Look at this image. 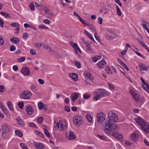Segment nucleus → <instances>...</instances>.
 Wrapping results in <instances>:
<instances>
[{
  "label": "nucleus",
  "mask_w": 149,
  "mask_h": 149,
  "mask_svg": "<svg viewBox=\"0 0 149 149\" xmlns=\"http://www.w3.org/2000/svg\"><path fill=\"white\" fill-rule=\"evenodd\" d=\"M108 120L104 121L102 126V130L107 134L111 132L112 130H114L117 128V125L114 123L118 120V116L113 111H110L108 112Z\"/></svg>",
  "instance_id": "1"
},
{
  "label": "nucleus",
  "mask_w": 149,
  "mask_h": 149,
  "mask_svg": "<svg viewBox=\"0 0 149 149\" xmlns=\"http://www.w3.org/2000/svg\"><path fill=\"white\" fill-rule=\"evenodd\" d=\"M136 120L143 131L147 133L149 132V125L146 122L140 118H138Z\"/></svg>",
  "instance_id": "2"
},
{
  "label": "nucleus",
  "mask_w": 149,
  "mask_h": 149,
  "mask_svg": "<svg viewBox=\"0 0 149 149\" xmlns=\"http://www.w3.org/2000/svg\"><path fill=\"white\" fill-rule=\"evenodd\" d=\"M96 116L97 118V122L99 124L102 123L103 124L104 121H107L105 120V115L103 112L97 113Z\"/></svg>",
  "instance_id": "3"
},
{
  "label": "nucleus",
  "mask_w": 149,
  "mask_h": 149,
  "mask_svg": "<svg viewBox=\"0 0 149 149\" xmlns=\"http://www.w3.org/2000/svg\"><path fill=\"white\" fill-rule=\"evenodd\" d=\"M2 130L3 132L2 134V136L3 137H5L6 136V134L8 133L10 129V127L7 124H3L1 126Z\"/></svg>",
  "instance_id": "4"
},
{
  "label": "nucleus",
  "mask_w": 149,
  "mask_h": 149,
  "mask_svg": "<svg viewBox=\"0 0 149 149\" xmlns=\"http://www.w3.org/2000/svg\"><path fill=\"white\" fill-rule=\"evenodd\" d=\"M105 36L108 40H112L116 37V35L114 31L110 30L107 32Z\"/></svg>",
  "instance_id": "5"
},
{
  "label": "nucleus",
  "mask_w": 149,
  "mask_h": 149,
  "mask_svg": "<svg viewBox=\"0 0 149 149\" xmlns=\"http://www.w3.org/2000/svg\"><path fill=\"white\" fill-rule=\"evenodd\" d=\"M73 121L75 125L80 126L82 123V118L80 116H75L74 118Z\"/></svg>",
  "instance_id": "6"
},
{
  "label": "nucleus",
  "mask_w": 149,
  "mask_h": 149,
  "mask_svg": "<svg viewBox=\"0 0 149 149\" xmlns=\"http://www.w3.org/2000/svg\"><path fill=\"white\" fill-rule=\"evenodd\" d=\"M54 128L56 130H63L66 128V126L62 124H59L58 123H54Z\"/></svg>",
  "instance_id": "7"
},
{
  "label": "nucleus",
  "mask_w": 149,
  "mask_h": 149,
  "mask_svg": "<svg viewBox=\"0 0 149 149\" xmlns=\"http://www.w3.org/2000/svg\"><path fill=\"white\" fill-rule=\"evenodd\" d=\"M32 95L31 93L29 91H25L22 93L21 95L24 99H28L30 98V96Z\"/></svg>",
  "instance_id": "8"
},
{
  "label": "nucleus",
  "mask_w": 149,
  "mask_h": 149,
  "mask_svg": "<svg viewBox=\"0 0 149 149\" xmlns=\"http://www.w3.org/2000/svg\"><path fill=\"white\" fill-rule=\"evenodd\" d=\"M21 72L22 74L26 76H28L30 74L29 69L26 67H24L22 68Z\"/></svg>",
  "instance_id": "9"
},
{
  "label": "nucleus",
  "mask_w": 149,
  "mask_h": 149,
  "mask_svg": "<svg viewBox=\"0 0 149 149\" xmlns=\"http://www.w3.org/2000/svg\"><path fill=\"white\" fill-rule=\"evenodd\" d=\"M96 92L97 93H99L102 97L106 96L107 95V92L103 89H97Z\"/></svg>",
  "instance_id": "10"
},
{
  "label": "nucleus",
  "mask_w": 149,
  "mask_h": 149,
  "mask_svg": "<svg viewBox=\"0 0 149 149\" xmlns=\"http://www.w3.org/2000/svg\"><path fill=\"white\" fill-rule=\"evenodd\" d=\"M66 135L67 138L69 140H74L76 138V136L71 131H70L69 134H67Z\"/></svg>",
  "instance_id": "11"
},
{
  "label": "nucleus",
  "mask_w": 149,
  "mask_h": 149,
  "mask_svg": "<svg viewBox=\"0 0 149 149\" xmlns=\"http://www.w3.org/2000/svg\"><path fill=\"white\" fill-rule=\"evenodd\" d=\"M25 108L27 114L28 115L31 114L33 111V107L29 105H27L25 107Z\"/></svg>",
  "instance_id": "12"
},
{
  "label": "nucleus",
  "mask_w": 149,
  "mask_h": 149,
  "mask_svg": "<svg viewBox=\"0 0 149 149\" xmlns=\"http://www.w3.org/2000/svg\"><path fill=\"white\" fill-rule=\"evenodd\" d=\"M130 137L131 140L135 143L137 142L138 141L139 136L138 134L136 133L132 134Z\"/></svg>",
  "instance_id": "13"
},
{
  "label": "nucleus",
  "mask_w": 149,
  "mask_h": 149,
  "mask_svg": "<svg viewBox=\"0 0 149 149\" xmlns=\"http://www.w3.org/2000/svg\"><path fill=\"white\" fill-rule=\"evenodd\" d=\"M112 134L115 138L119 139L120 141H122L123 140L122 135L119 134V133L118 132L116 133V132H114L112 133Z\"/></svg>",
  "instance_id": "14"
},
{
  "label": "nucleus",
  "mask_w": 149,
  "mask_h": 149,
  "mask_svg": "<svg viewBox=\"0 0 149 149\" xmlns=\"http://www.w3.org/2000/svg\"><path fill=\"white\" fill-rule=\"evenodd\" d=\"M34 145L36 148L38 149H43L45 147V145L39 142H35Z\"/></svg>",
  "instance_id": "15"
},
{
  "label": "nucleus",
  "mask_w": 149,
  "mask_h": 149,
  "mask_svg": "<svg viewBox=\"0 0 149 149\" xmlns=\"http://www.w3.org/2000/svg\"><path fill=\"white\" fill-rule=\"evenodd\" d=\"M70 97L71 99L72 102H74L79 97V95L76 93H75L72 94L71 96Z\"/></svg>",
  "instance_id": "16"
},
{
  "label": "nucleus",
  "mask_w": 149,
  "mask_h": 149,
  "mask_svg": "<svg viewBox=\"0 0 149 149\" xmlns=\"http://www.w3.org/2000/svg\"><path fill=\"white\" fill-rule=\"evenodd\" d=\"M106 63V61L104 60L99 61L97 63V65H98L99 68L101 69L103 68L104 65Z\"/></svg>",
  "instance_id": "17"
},
{
  "label": "nucleus",
  "mask_w": 149,
  "mask_h": 149,
  "mask_svg": "<svg viewBox=\"0 0 149 149\" xmlns=\"http://www.w3.org/2000/svg\"><path fill=\"white\" fill-rule=\"evenodd\" d=\"M69 76L73 79L75 81H77L78 80V76L76 73H70Z\"/></svg>",
  "instance_id": "18"
},
{
  "label": "nucleus",
  "mask_w": 149,
  "mask_h": 149,
  "mask_svg": "<svg viewBox=\"0 0 149 149\" xmlns=\"http://www.w3.org/2000/svg\"><path fill=\"white\" fill-rule=\"evenodd\" d=\"M139 67L143 70L146 71L148 70V66L142 63L139 64Z\"/></svg>",
  "instance_id": "19"
},
{
  "label": "nucleus",
  "mask_w": 149,
  "mask_h": 149,
  "mask_svg": "<svg viewBox=\"0 0 149 149\" xmlns=\"http://www.w3.org/2000/svg\"><path fill=\"white\" fill-rule=\"evenodd\" d=\"M97 137L101 140L103 141H107L108 140V138L107 136L104 135H100L99 134L97 135Z\"/></svg>",
  "instance_id": "20"
},
{
  "label": "nucleus",
  "mask_w": 149,
  "mask_h": 149,
  "mask_svg": "<svg viewBox=\"0 0 149 149\" xmlns=\"http://www.w3.org/2000/svg\"><path fill=\"white\" fill-rule=\"evenodd\" d=\"M10 40L13 43H17L19 42V39L17 37H14L10 39Z\"/></svg>",
  "instance_id": "21"
},
{
  "label": "nucleus",
  "mask_w": 149,
  "mask_h": 149,
  "mask_svg": "<svg viewBox=\"0 0 149 149\" xmlns=\"http://www.w3.org/2000/svg\"><path fill=\"white\" fill-rule=\"evenodd\" d=\"M99 93H97L96 91L95 95L96 96H95L93 99L95 101H97V100L100 99L102 97Z\"/></svg>",
  "instance_id": "22"
},
{
  "label": "nucleus",
  "mask_w": 149,
  "mask_h": 149,
  "mask_svg": "<svg viewBox=\"0 0 149 149\" xmlns=\"http://www.w3.org/2000/svg\"><path fill=\"white\" fill-rule=\"evenodd\" d=\"M16 120L17 121L19 125H23L24 124V122L19 117H17Z\"/></svg>",
  "instance_id": "23"
},
{
  "label": "nucleus",
  "mask_w": 149,
  "mask_h": 149,
  "mask_svg": "<svg viewBox=\"0 0 149 149\" xmlns=\"http://www.w3.org/2000/svg\"><path fill=\"white\" fill-rule=\"evenodd\" d=\"M7 105L9 107V109L11 111H13L14 110V108L13 107V105L11 102L10 101L7 102Z\"/></svg>",
  "instance_id": "24"
},
{
  "label": "nucleus",
  "mask_w": 149,
  "mask_h": 149,
  "mask_svg": "<svg viewBox=\"0 0 149 149\" xmlns=\"http://www.w3.org/2000/svg\"><path fill=\"white\" fill-rule=\"evenodd\" d=\"M30 88L31 91L33 92H35L37 89V87L34 84H32L30 87Z\"/></svg>",
  "instance_id": "25"
},
{
  "label": "nucleus",
  "mask_w": 149,
  "mask_h": 149,
  "mask_svg": "<svg viewBox=\"0 0 149 149\" xmlns=\"http://www.w3.org/2000/svg\"><path fill=\"white\" fill-rule=\"evenodd\" d=\"M86 117L89 122L90 123L92 122V117L90 114H87L86 116Z\"/></svg>",
  "instance_id": "26"
},
{
  "label": "nucleus",
  "mask_w": 149,
  "mask_h": 149,
  "mask_svg": "<svg viewBox=\"0 0 149 149\" xmlns=\"http://www.w3.org/2000/svg\"><path fill=\"white\" fill-rule=\"evenodd\" d=\"M101 57L100 56L96 55L93 58V59L94 62H97L98 60L100 59Z\"/></svg>",
  "instance_id": "27"
},
{
  "label": "nucleus",
  "mask_w": 149,
  "mask_h": 149,
  "mask_svg": "<svg viewBox=\"0 0 149 149\" xmlns=\"http://www.w3.org/2000/svg\"><path fill=\"white\" fill-rule=\"evenodd\" d=\"M133 97L134 99L137 102H139L140 101V99L138 95L136 93L132 96Z\"/></svg>",
  "instance_id": "28"
},
{
  "label": "nucleus",
  "mask_w": 149,
  "mask_h": 149,
  "mask_svg": "<svg viewBox=\"0 0 149 149\" xmlns=\"http://www.w3.org/2000/svg\"><path fill=\"white\" fill-rule=\"evenodd\" d=\"M143 88L145 91L149 93V86L147 83L144 86H143Z\"/></svg>",
  "instance_id": "29"
},
{
  "label": "nucleus",
  "mask_w": 149,
  "mask_h": 149,
  "mask_svg": "<svg viewBox=\"0 0 149 149\" xmlns=\"http://www.w3.org/2000/svg\"><path fill=\"white\" fill-rule=\"evenodd\" d=\"M0 14L5 16V17L7 18H10V15L8 14L6 12H1Z\"/></svg>",
  "instance_id": "30"
},
{
  "label": "nucleus",
  "mask_w": 149,
  "mask_h": 149,
  "mask_svg": "<svg viewBox=\"0 0 149 149\" xmlns=\"http://www.w3.org/2000/svg\"><path fill=\"white\" fill-rule=\"evenodd\" d=\"M15 133L19 137H21L22 136V133L19 130H15Z\"/></svg>",
  "instance_id": "31"
},
{
  "label": "nucleus",
  "mask_w": 149,
  "mask_h": 149,
  "mask_svg": "<svg viewBox=\"0 0 149 149\" xmlns=\"http://www.w3.org/2000/svg\"><path fill=\"white\" fill-rule=\"evenodd\" d=\"M43 47L45 49L47 50H48L49 52H52V51L51 50V49L48 45H45L43 46Z\"/></svg>",
  "instance_id": "32"
},
{
  "label": "nucleus",
  "mask_w": 149,
  "mask_h": 149,
  "mask_svg": "<svg viewBox=\"0 0 149 149\" xmlns=\"http://www.w3.org/2000/svg\"><path fill=\"white\" fill-rule=\"evenodd\" d=\"M84 43L86 45V48L88 47H91V42L90 41H85Z\"/></svg>",
  "instance_id": "33"
},
{
  "label": "nucleus",
  "mask_w": 149,
  "mask_h": 149,
  "mask_svg": "<svg viewBox=\"0 0 149 149\" xmlns=\"http://www.w3.org/2000/svg\"><path fill=\"white\" fill-rule=\"evenodd\" d=\"M29 7L31 11H33L34 10L35 6L32 2H31L30 3Z\"/></svg>",
  "instance_id": "34"
},
{
  "label": "nucleus",
  "mask_w": 149,
  "mask_h": 149,
  "mask_svg": "<svg viewBox=\"0 0 149 149\" xmlns=\"http://www.w3.org/2000/svg\"><path fill=\"white\" fill-rule=\"evenodd\" d=\"M43 129L44 130V132L46 135L48 137H50V135L48 130L45 128H44Z\"/></svg>",
  "instance_id": "35"
},
{
  "label": "nucleus",
  "mask_w": 149,
  "mask_h": 149,
  "mask_svg": "<svg viewBox=\"0 0 149 149\" xmlns=\"http://www.w3.org/2000/svg\"><path fill=\"white\" fill-rule=\"evenodd\" d=\"M116 8L117 10V15L119 16H120L121 15V10L119 8L118 6H116Z\"/></svg>",
  "instance_id": "36"
},
{
  "label": "nucleus",
  "mask_w": 149,
  "mask_h": 149,
  "mask_svg": "<svg viewBox=\"0 0 149 149\" xmlns=\"http://www.w3.org/2000/svg\"><path fill=\"white\" fill-rule=\"evenodd\" d=\"M44 104H43L41 102H39L38 104V108L40 109H43V106Z\"/></svg>",
  "instance_id": "37"
},
{
  "label": "nucleus",
  "mask_w": 149,
  "mask_h": 149,
  "mask_svg": "<svg viewBox=\"0 0 149 149\" xmlns=\"http://www.w3.org/2000/svg\"><path fill=\"white\" fill-rule=\"evenodd\" d=\"M86 50L88 52L90 53H93L94 52L93 50L91 49V47L86 48Z\"/></svg>",
  "instance_id": "38"
},
{
  "label": "nucleus",
  "mask_w": 149,
  "mask_h": 149,
  "mask_svg": "<svg viewBox=\"0 0 149 149\" xmlns=\"http://www.w3.org/2000/svg\"><path fill=\"white\" fill-rule=\"evenodd\" d=\"M39 28L41 29H48L49 28L47 27L46 26L44 25L40 24L39 26Z\"/></svg>",
  "instance_id": "39"
},
{
  "label": "nucleus",
  "mask_w": 149,
  "mask_h": 149,
  "mask_svg": "<svg viewBox=\"0 0 149 149\" xmlns=\"http://www.w3.org/2000/svg\"><path fill=\"white\" fill-rule=\"evenodd\" d=\"M91 95L89 94H86L83 95V98L85 99H87L89 98Z\"/></svg>",
  "instance_id": "40"
},
{
  "label": "nucleus",
  "mask_w": 149,
  "mask_h": 149,
  "mask_svg": "<svg viewBox=\"0 0 149 149\" xmlns=\"http://www.w3.org/2000/svg\"><path fill=\"white\" fill-rule=\"evenodd\" d=\"M11 26L13 27H18L20 26V25L16 22L12 23L11 24Z\"/></svg>",
  "instance_id": "41"
},
{
  "label": "nucleus",
  "mask_w": 149,
  "mask_h": 149,
  "mask_svg": "<svg viewBox=\"0 0 149 149\" xmlns=\"http://www.w3.org/2000/svg\"><path fill=\"white\" fill-rule=\"evenodd\" d=\"M43 119V117H39L38 118H37V122L38 123H41L42 122Z\"/></svg>",
  "instance_id": "42"
},
{
  "label": "nucleus",
  "mask_w": 149,
  "mask_h": 149,
  "mask_svg": "<svg viewBox=\"0 0 149 149\" xmlns=\"http://www.w3.org/2000/svg\"><path fill=\"white\" fill-rule=\"evenodd\" d=\"M25 59V57H24L19 58L17 59V61L19 62H21L24 61Z\"/></svg>",
  "instance_id": "43"
},
{
  "label": "nucleus",
  "mask_w": 149,
  "mask_h": 149,
  "mask_svg": "<svg viewBox=\"0 0 149 149\" xmlns=\"http://www.w3.org/2000/svg\"><path fill=\"white\" fill-rule=\"evenodd\" d=\"M105 70L108 73L111 74L112 73V72L108 67H107L106 68Z\"/></svg>",
  "instance_id": "44"
},
{
  "label": "nucleus",
  "mask_w": 149,
  "mask_h": 149,
  "mask_svg": "<svg viewBox=\"0 0 149 149\" xmlns=\"http://www.w3.org/2000/svg\"><path fill=\"white\" fill-rule=\"evenodd\" d=\"M18 105L19 107L22 109L23 108V102H19L18 104Z\"/></svg>",
  "instance_id": "45"
},
{
  "label": "nucleus",
  "mask_w": 149,
  "mask_h": 149,
  "mask_svg": "<svg viewBox=\"0 0 149 149\" xmlns=\"http://www.w3.org/2000/svg\"><path fill=\"white\" fill-rule=\"evenodd\" d=\"M84 32L85 34H86L89 38L92 37V35L91 34L88 33L86 30H85Z\"/></svg>",
  "instance_id": "46"
},
{
  "label": "nucleus",
  "mask_w": 149,
  "mask_h": 149,
  "mask_svg": "<svg viewBox=\"0 0 149 149\" xmlns=\"http://www.w3.org/2000/svg\"><path fill=\"white\" fill-rule=\"evenodd\" d=\"M135 53L136 54H137L139 56L142 57L143 58L145 59L146 57L143 56L139 52L136 51L135 52Z\"/></svg>",
  "instance_id": "47"
},
{
  "label": "nucleus",
  "mask_w": 149,
  "mask_h": 149,
  "mask_svg": "<svg viewBox=\"0 0 149 149\" xmlns=\"http://www.w3.org/2000/svg\"><path fill=\"white\" fill-rule=\"evenodd\" d=\"M75 65L77 67V68H81V65L80 63L78 61H76L75 62Z\"/></svg>",
  "instance_id": "48"
},
{
  "label": "nucleus",
  "mask_w": 149,
  "mask_h": 149,
  "mask_svg": "<svg viewBox=\"0 0 149 149\" xmlns=\"http://www.w3.org/2000/svg\"><path fill=\"white\" fill-rule=\"evenodd\" d=\"M4 87L3 85L0 86V92L2 93L4 91Z\"/></svg>",
  "instance_id": "49"
},
{
  "label": "nucleus",
  "mask_w": 149,
  "mask_h": 149,
  "mask_svg": "<svg viewBox=\"0 0 149 149\" xmlns=\"http://www.w3.org/2000/svg\"><path fill=\"white\" fill-rule=\"evenodd\" d=\"M64 109L68 112H69L70 111V109L69 107L68 106H66L64 108Z\"/></svg>",
  "instance_id": "50"
},
{
  "label": "nucleus",
  "mask_w": 149,
  "mask_h": 149,
  "mask_svg": "<svg viewBox=\"0 0 149 149\" xmlns=\"http://www.w3.org/2000/svg\"><path fill=\"white\" fill-rule=\"evenodd\" d=\"M97 33L96 32H95V33H94L95 37L96 39L97 40H98V42H100V40H100V39H99V37L97 36Z\"/></svg>",
  "instance_id": "51"
},
{
  "label": "nucleus",
  "mask_w": 149,
  "mask_h": 149,
  "mask_svg": "<svg viewBox=\"0 0 149 149\" xmlns=\"http://www.w3.org/2000/svg\"><path fill=\"white\" fill-rule=\"evenodd\" d=\"M98 22L100 24H101L102 23V19L100 17H99L98 18Z\"/></svg>",
  "instance_id": "52"
},
{
  "label": "nucleus",
  "mask_w": 149,
  "mask_h": 149,
  "mask_svg": "<svg viewBox=\"0 0 149 149\" xmlns=\"http://www.w3.org/2000/svg\"><path fill=\"white\" fill-rule=\"evenodd\" d=\"M15 47L13 45L11 46L10 47V49L11 51H14L15 50Z\"/></svg>",
  "instance_id": "53"
},
{
  "label": "nucleus",
  "mask_w": 149,
  "mask_h": 149,
  "mask_svg": "<svg viewBox=\"0 0 149 149\" xmlns=\"http://www.w3.org/2000/svg\"><path fill=\"white\" fill-rule=\"evenodd\" d=\"M144 142L147 146H149V142L146 139L144 140Z\"/></svg>",
  "instance_id": "54"
},
{
  "label": "nucleus",
  "mask_w": 149,
  "mask_h": 149,
  "mask_svg": "<svg viewBox=\"0 0 149 149\" xmlns=\"http://www.w3.org/2000/svg\"><path fill=\"white\" fill-rule=\"evenodd\" d=\"M30 52L31 54L33 55H35L36 54V51L33 49H31L30 50Z\"/></svg>",
  "instance_id": "55"
},
{
  "label": "nucleus",
  "mask_w": 149,
  "mask_h": 149,
  "mask_svg": "<svg viewBox=\"0 0 149 149\" xmlns=\"http://www.w3.org/2000/svg\"><path fill=\"white\" fill-rule=\"evenodd\" d=\"M4 43V41L3 39V38L0 37V45H2Z\"/></svg>",
  "instance_id": "56"
},
{
  "label": "nucleus",
  "mask_w": 149,
  "mask_h": 149,
  "mask_svg": "<svg viewBox=\"0 0 149 149\" xmlns=\"http://www.w3.org/2000/svg\"><path fill=\"white\" fill-rule=\"evenodd\" d=\"M43 10L46 13H48L49 12V10H48V8L46 7H44Z\"/></svg>",
  "instance_id": "57"
},
{
  "label": "nucleus",
  "mask_w": 149,
  "mask_h": 149,
  "mask_svg": "<svg viewBox=\"0 0 149 149\" xmlns=\"http://www.w3.org/2000/svg\"><path fill=\"white\" fill-rule=\"evenodd\" d=\"M137 40L138 42H139L142 45L144 43L141 41V40L139 38H138L137 39Z\"/></svg>",
  "instance_id": "58"
},
{
  "label": "nucleus",
  "mask_w": 149,
  "mask_h": 149,
  "mask_svg": "<svg viewBox=\"0 0 149 149\" xmlns=\"http://www.w3.org/2000/svg\"><path fill=\"white\" fill-rule=\"evenodd\" d=\"M29 126L33 128H35L36 127V126L33 123H31L29 124Z\"/></svg>",
  "instance_id": "59"
},
{
  "label": "nucleus",
  "mask_w": 149,
  "mask_h": 149,
  "mask_svg": "<svg viewBox=\"0 0 149 149\" xmlns=\"http://www.w3.org/2000/svg\"><path fill=\"white\" fill-rule=\"evenodd\" d=\"M142 46L144 47L147 50V51L149 53V48H148V47L146 45V44L144 43Z\"/></svg>",
  "instance_id": "60"
},
{
  "label": "nucleus",
  "mask_w": 149,
  "mask_h": 149,
  "mask_svg": "<svg viewBox=\"0 0 149 149\" xmlns=\"http://www.w3.org/2000/svg\"><path fill=\"white\" fill-rule=\"evenodd\" d=\"M109 86L110 88L112 89H113L114 88V86L112 84H111L110 83H108Z\"/></svg>",
  "instance_id": "61"
},
{
  "label": "nucleus",
  "mask_w": 149,
  "mask_h": 149,
  "mask_svg": "<svg viewBox=\"0 0 149 149\" xmlns=\"http://www.w3.org/2000/svg\"><path fill=\"white\" fill-rule=\"evenodd\" d=\"M20 146V147L22 148V149H24V148H25L26 147V146H24L25 144L23 143H19Z\"/></svg>",
  "instance_id": "62"
},
{
  "label": "nucleus",
  "mask_w": 149,
  "mask_h": 149,
  "mask_svg": "<svg viewBox=\"0 0 149 149\" xmlns=\"http://www.w3.org/2000/svg\"><path fill=\"white\" fill-rule=\"evenodd\" d=\"M114 1L120 6H122V4L120 1L119 0H114Z\"/></svg>",
  "instance_id": "63"
},
{
  "label": "nucleus",
  "mask_w": 149,
  "mask_h": 149,
  "mask_svg": "<svg viewBox=\"0 0 149 149\" xmlns=\"http://www.w3.org/2000/svg\"><path fill=\"white\" fill-rule=\"evenodd\" d=\"M2 110L3 111V112L4 113H8V110L6 108V107L3 109Z\"/></svg>",
  "instance_id": "64"
}]
</instances>
